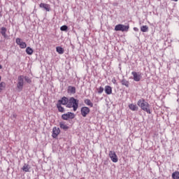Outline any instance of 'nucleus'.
<instances>
[{"instance_id":"f03ea898","label":"nucleus","mask_w":179,"mask_h":179,"mask_svg":"<svg viewBox=\"0 0 179 179\" xmlns=\"http://www.w3.org/2000/svg\"><path fill=\"white\" fill-rule=\"evenodd\" d=\"M68 108H73V111H76L79 107V100L74 97H71L69 99V103L66 106Z\"/></svg>"},{"instance_id":"6e6552de","label":"nucleus","mask_w":179,"mask_h":179,"mask_svg":"<svg viewBox=\"0 0 179 179\" xmlns=\"http://www.w3.org/2000/svg\"><path fill=\"white\" fill-rule=\"evenodd\" d=\"M59 134H61V130L59 129V127H53L52 129V138H57Z\"/></svg>"},{"instance_id":"c9c22d12","label":"nucleus","mask_w":179,"mask_h":179,"mask_svg":"<svg viewBox=\"0 0 179 179\" xmlns=\"http://www.w3.org/2000/svg\"><path fill=\"white\" fill-rule=\"evenodd\" d=\"M1 13H0V17H1Z\"/></svg>"},{"instance_id":"2f4dec72","label":"nucleus","mask_w":179,"mask_h":179,"mask_svg":"<svg viewBox=\"0 0 179 179\" xmlns=\"http://www.w3.org/2000/svg\"><path fill=\"white\" fill-rule=\"evenodd\" d=\"M134 31H139V29H138L137 27H134Z\"/></svg>"},{"instance_id":"7ed1b4c3","label":"nucleus","mask_w":179,"mask_h":179,"mask_svg":"<svg viewBox=\"0 0 179 179\" xmlns=\"http://www.w3.org/2000/svg\"><path fill=\"white\" fill-rule=\"evenodd\" d=\"M129 30V24L124 25L122 24H118L115 27V31H128Z\"/></svg>"},{"instance_id":"2eb2a0df","label":"nucleus","mask_w":179,"mask_h":179,"mask_svg":"<svg viewBox=\"0 0 179 179\" xmlns=\"http://www.w3.org/2000/svg\"><path fill=\"white\" fill-rule=\"evenodd\" d=\"M22 170L25 173H29V171H30V165L24 164L22 168Z\"/></svg>"},{"instance_id":"a211bd4d","label":"nucleus","mask_w":179,"mask_h":179,"mask_svg":"<svg viewBox=\"0 0 179 179\" xmlns=\"http://www.w3.org/2000/svg\"><path fill=\"white\" fill-rule=\"evenodd\" d=\"M59 127L61 129H64V130L69 129V127H68V125L65 124V123L64 122H60Z\"/></svg>"},{"instance_id":"a878e982","label":"nucleus","mask_w":179,"mask_h":179,"mask_svg":"<svg viewBox=\"0 0 179 179\" xmlns=\"http://www.w3.org/2000/svg\"><path fill=\"white\" fill-rule=\"evenodd\" d=\"M60 30L62 31H66V30H68V26L66 25H63L60 27Z\"/></svg>"},{"instance_id":"20e7f679","label":"nucleus","mask_w":179,"mask_h":179,"mask_svg":"<svg viewBox=\"0 0 179 179\" xmlns=\"http://www.w3.org/2000/svg\"><path fill=\"white\" fill-rule=\"evenodd\" d=\"M62 120L64 121H68V120H73L75 118V114L72 112H68L67 113H64L62 115Z\"/></svg>"},{"instance_id":"72a5a7b5","label":"nucleus","mask_w":179,"mask_h":179,"mask_svg":"<svg viewBox=\"0 0 179 179\" xmlns=\"http://www.w3.org/2000/svg\"><path fill=\"white\" fill-rule=\"evenodd\" d=\"M0 69H2V65L0 64Z\"/></svg>"},{"instance_id":"0eeeda50","label":"nucleus","mask_w":179,"mask_h":179,"mask_svg":"<svg viewBox=\"0 0 179 179\" xmlns=\"http://www.w3.org/2000/svg\"><path fill=\"white\" fill-rule=\"evenodd\" d=\"M131 75L133 76V79L135 82H139L142 79V76H141V73H139L132 71Z\"/></svg>"},{"instance_id":"393cba45","label":"nucleus","mask_w":179,"mask_h":179,"mask_svg":"<svg viewBox=\"0 0 179 179\" xmlns=\"http://www.w3.org/2000/svg\"><path fill=\"white\" fill-rule=\"evenodd\" d=\"M5 87H6V83L1 82L0 83V93L2 92V90H5Z\"/></svg>"},{"instance_id":"5701e85b","label":"nucleus","mask_w":179,"mask_h":179,"mask_svg":"<svg viewBox=\"0 0 179 179\" xmlns=\"http://www.w3.org/2000/svg\"><path fill=\"white\" fill-rule=\"evenodd\" d=\"M1 35L3 36V37H4V38H6V28L5 27H1Z\"/></svg>"},{"instance_id":"c756f323","label":"nucleus","mask_w":179,"mask_h":179,"mask_svg":"<svg viewBox=\"0 0 179 179\" xmlns=\"http://www.w3.org/2000/svg\"><path fill=\"white\" fill-rule=\"evenodd\" d=\"M25 80L27 82V83H30L31 82V80H29L28 77H25Z\"/></svg>"},{"instance_id":"b1692460","label":"nucleus","mask_w":179,"mask_h":179,"mask_svg":"<svg viewBox=\"0 0 179 179\" xmlns=\"http://www.w3.org/2000/svg\"><path fill=\"white\" fill-rule=\"evenodd\" d=\"M26 52L28 55H31L33 54V49L30 47H27L26 49Z\"/></svg>"},{"instance_id":"f3484780","label":"nucleus","mask_w":179,"mask_h":179,"mask_svg":"<svg viewBox=\"0 0 179 179\" xmlns=\"http://www.w3.org/2000/svg\"><path fill=\"white\" fill-rule=\"evenodd\" d=\"M84 103L85 104H86V106H89L90 107H93V103H92V101H90V99H85Z\"/></svg>"},{"instance_id":"9d476101","label":"nucleus","mask_w":179,"mask_h":179,"mask_svg":"<svg viewBox=\"0 0 179 179\" xmlns=\"http://www.w3.org/2000/svg\"><path fill=\"white\" fill-rule=\"evenodd\" d=\"M89 113H90V108L88 107L84 106L81 108V115H83V117H86Z\"/></svg>"},{"instance_id":"412c9836","label":"nucleus","mask_w":179,"mask_h":179,"mask_svg":"<svg viewBox=\"0 0 179 179\" xmlns=\"http://www.w3.org/2000/svg\"><path fill=\"white\" fill-rule=\"evenodd\" d=\"M172 178L173 179H179V172L175 171L172 173Z\"/></svg>"},{"instance_id":"6ab92c4d","label":"nucleus","mask_w":179,"mask_h":179,"mask_svg":"<svg viewBox=\"0 0 179 179\" xmlns=\"http://www.w3.org/2000/svg\"><path fill=\"white\" fill-rule=\"evenodd\" d=\"M57 108H58V111H59V113H65V109L64 107H62V106L60 105V103L57 104Z\"/></svg>"},{"instance_id":"9b49d317","label":"nucleus","mask_w":179,"mask_h":179,"mask_svg":"<svg viewBox=\"0 0 179 179\" xmlns=\"http://www.w3.org/2000/svg\"><path fill=\"white\" fill-rule=\"evenodd\" d=\"M39 7H40V8H43L45 9L47 12H50V4L41 3L39 5Z\"/></svg>"},{"instance_id":"f8f14e48","label":"nucleus","mask_w":179,"mask_h":179,"mask_svg":"<svg viewBox=\"0 0 179 179\" xmlns=\"http://www.w3.org/2000/svg\"><path fill=\"white\" fill-rule=\"evenodd\" d=\"M105 93H106L107 94H112L113 88L109 85L105 86Z\"/></svg>"},{"instance_id":"473e14b6","label":"nucleus","mask_w":179,"mask_h":179,"mask_svg":"<svg viewBox=\"0 0 179 179\" xmlns=\"http://www.w3.org/2000/svg\"><path fill=\"white\" fill-rule=\"evenodd\" d=\"M171 1H173L174 2H178V0H171Z\"/></svg>"},{"instance_id":"39448f33","label":"nucleus","mask_w":179,"mask_h":179,"mask_svg":"<svg viewBox=\"0 0 179 179\" xmlns=\"http://www.w3.org/2000/svg\"><path fill=\"white\" fill-rule=\"evenodd\" d=\"M24 80L23 76H18V82L17 84V88L19 92H22L23 90Z\"/></svg>"},{"instance_id":"4be33fe9","label":"nucleus","mask_w":179,"mask_h":179,"mask_svg":"<svg viewBox=\"0 0 179 179\" xmlns=\"http://www.w3.org/2000/svg\"><path fill=\"white\" fill-rule=\"evenodd\" d=\"M149 30V27L147 25H143L141 27V31H143V33H146Z\"/></svg>"},{"instance_id":"f257e3e1","label":"nucleus","mask_w":179,"mask_h":179,"mask_svg":"<svg viewBox=\"0 0 179 179\" xmlns=\"http://www.w3.org/2000/svg\"><path fill=\"white\" fill-rule=\"evenodd\" d=\"M137 105L141 110H143V111H145L148 114H150V105L145 100V99H139L137 102Z\"/></svg>"},{"instance_id":"aec40b11","label":"nucleus","mask_w":179,"mask_h":179,"mask_svg":"<svg viewBox=\"0 0 179 179\" xmlns=\"http://www.w3.org/2000/svg\"><path fill=\"white\" fill-rule=\"evenodd\" d=\"M56 51L57 52H58V54H64V48H62V47H57L56 48Z\"/></svg>"},{"instance_id":"ddd939ff","label":"nucleus","mask_w":179,"mask_h":179,"mask_svg":"<svg viewBox=\"0 0 179 179\" xmlns=\"http://www.w3.org/2000/svg\"><path fill=\"white\" fill-rule=\"evenodd\" d=\"M68 93H71V94H75V93H76V88L75 87L69 86Z\"/></svg>"},{"instance_id":"4468645a","label":"nucleus","mask_w":179,"mask_h":179,"mask_svg":"<svg viewBox=\"0 0 179 179\" xmlns=\"http://www.w3.org/2000/svg\"><path fill=\"white\" fill-rule=\"evenodd\" d=\"M129 108L131 110V111H138V106L134 104V103H130L129 104Z\"/></svg>"},{"instance_id":"423d86ee","label":"nucleus","mask_w":179,"mask_h":179,"mask_svg":"<svg viewBox=\"0 0 179 179\" xmlns=\"http://www.w3.org/2000/svg\"><path fill=\"white\" fill-rule=\"evenodd\" d=\"M109 157L113 163H117V162H118V157L117 156V154H115V152L110 151Z\"/></svg>"},{"instance_id":"dca6fc26","label":"nucleus","mask_w":179,"mask_h":179,"mask_svg":"<svg viewBox=\"0 0 179 179\" xmlns=\"http://www.w3.org/2000/svg\"><path fill=\"white\" fill-rule=\"evenodd\" d=\"M122 86H125L126 87H129V81L127 80L126 79H123L121 81Z\"/></svg>"},{"instance_id":"c85d7f7f","label":"nucleus","mask_w":179,"mask_h":179,"mask_svg":"<svg viewBox=\"0 0 179 179\" xmlns=\"http://www.w3.org/2000/svg\"><path fill=\"white\" fill-rule=\"evenodd\" d=\"M103 92H104V88H103V87H100L99 88L98 93L101 94Z\"/></svg>"},{"instance_id":"cd10ccee","label":"nucleus","mask_w":179,"mask_h":179,"mask_svg":"<svg viewBox=\"0 0 179 179\" xmlns=\"http://www.w3.org/2000/svg\"><path fill=\"white\" fill-rule=\"evenodd\" d=\"M22 43H23V41H22V39H20V38H16V43L17 44V45H20Z\"/></svg>"},{"instance_id":"f704fd0d","label":"nucleus","mask_w":179,"mask_h":179,"mask_svg":"<svg viewBox=\"0 0 179 179\" xmlns=\"http://www.w3.org/2000/svg\"><path fill=\"white\" fill-rule=\"evenodd\" d=\"M1 76H0V82H1Z\"/></svg>"},{"instance_id":"bb28decb","label":"nucleus","mask_w":179,"mask_h":179,"mask_svg":"<svg viewBox=\"0 0 179 179\" xmlns=\"http://www.w3.org/2000/svg\"><path fill=\"white\" fill-rule=\"evenodd\" d=\"M27 47V44H26L25 42H22L21 44H20V48H26Z\"/></svg>"},{"instance_id":"1a4fd4ad","label":"nucleus","mask_w":179,"mask_h":179,"mask_svg":"<svg viewBox=\"0 0 179 179\" xmlns=\"http://www.w3.org/2000/svg\"><path fill=\"white\" fill-rule=\"evenodd\" d=\"M69 102V99L67 97L64 96L58 101L57 104H60V105L62 104L63 106H68Z\"/></svg>"},{"instance_id":"7c9ffc66","label":"nucleus","mask_w":179,"mask_h":179,"mask_svg":"<svg viewBox=\"0 0 179 179\" xmlns=\"http://www.w3.org/2000/svg\"><path fill=\"white\" fill-rule=\"evenodd\" d=\"M112 82L115 85V83H117V80H115V78H113L112 80Z\"/></svg>"}]
</instances>
